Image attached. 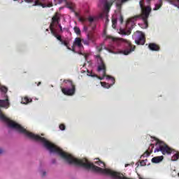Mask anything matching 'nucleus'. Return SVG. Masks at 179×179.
Segmentation results:
<instances>
[{
  "label": "nucleus",
  "instance_id": "obj_16",
  "mask_svg": "<svg viewBox=\"0 0 179 179\" xmlns=\"http://www.w3.org/2000/svg\"><path fill=\"white\" fill-rule=\"evenodd\" d=\"M95 160H98L95 162V164H98V166H100L101 167H106V164H104V162L100 161L99 158L95 159Z\"/></svg>",
  "mask_w": 179,
  "mask_h": 179
},
{
  "label": "nucleus",
  "instance_id": "obj_24",
  "mask_svg": "<svg viewBox=\"0 0 179 179\" xmlns=\"http://www.w3.org/2000/svg\"><path fill=\"white\" fill-rule=\"evenodd\" d=\"M3 153V150L2 148H0V155H2Z\"/></svg>",
  "mask_w": 179,
  "mask_h": 179
},
{
  "label": "nucleus",
  "instance_id": "obj_3",
  "mask_svg": "<svg viewBox=\"0 0 179 179\" xmlns=\"http://www.w3.org/2000/svg\"><path fill=\"white\" fill-rule=\"evenodd\" d=\"M103 38L105 42L108 43L107 47L104 49L112 54H123V55H129L135 51V46L131 44L129 41L124 38H115L106 34H103Z\"/></svg>",
  "mask_w": 179,
  "mask_h": 179
},
{
  "label": "nucleus",
  "instance_id": "obj_19",
  "mask_svg": "<svg viewBox=\"0 0 179 179\" xmlns=\"http://www.w3.org/2000/svg\"><path fill=\"white\" fill-rule=\"evenodd\" d=\"M74 31L77 34H80V29L78 27H74Z\"/></svg>",
  "mask_w": 179,
  "mask_h": 179
},
{
  "label": "nucleus",
  "instance_id": "obj_29",
  "mask_svg": "<svg viewBox=\"0 0 179 179\" xmlns=\"http://www.w3.org/2000/svg\"><path fill=\"white\" fill-rule=\"evenodd\" d=\"M128 166H129V164H126V165H125V167H128Z\"/></svg>",
  "mask_w": 179,
  "mask_h": 179
},
{
  "label": "nucleus",
  "instance_id": "obj_4",
  "mask_svg": "<svg viewBox=\"0 0 179 179\" xmlns=\"http://www.w3.org/2000/svg\"><path fill=\"white\" fill-rule=\"evenodd\" d=\"M96 65L97 66V72L99 73V76L93 73V72L87 70V76H91L92 78H98L100 80H103L106 79L108 82H110L111 83H107L104 82H101V85L102 87H105V89H110L113 85L115 83V79H114L110 76L106 75V64L103 61V59L100 55H94Z\"/></svg>",
  "mask_w": 179,
  "mask_h": 179
},
{
  "label": "nucleus",
  "instance_id": "obj_17",
  "mask_svg": "<svg viewBox=\"0 0 179 179\" xmlns=\"http://www.w3.org/2000/svg\"><path fill=\"white\" fill-rule=\"evenodd\" d=\"M103 47H104V43H100L99 45H96V51H98V52H100L101 50H103Z\"/></svg>",
  "mask_w": 179,
  "mask_h": 179
},
{
  "label": "nucleus",
  "instance_id": "obj_8",
  "mask_svg": "<svg viewBox=\"0 0 179 179\" xmlns=\"http://www.w3.org/2000/svg\"><path fill=\"white\" fill-rule=\"evenodd\" d=\"M134 41L138 45H145V34L142 31H137L133 36Z\"/></svg>",
  "mask_w": 179,
  "mask_h": 179
},
{
  "label": "nucleus",
  "instance_id": "obj_20",
  "mask_svg": "<svg viewBox=\"0 0 179 179\" xmlns=\"http://www.w3.org/2000/svg\"><path fill=\"white\" fill-rule=\"evenodd\" d=\"M87 26H89V27H90V26L89 25V22H86L84 25V31H87Z\"/></svg>",
  "mask_w": 179,
  "mask_h": 179
},
{
  "label": "nucleus",
  "instance_id": "obj_11",
  "mask_svg": "<svg viewBox=\"0 0 179 179\" xmlns=\"http://www.w3.org/2000/svg\"><path fill=\"white\" fill-rule=\"evenodd\" d=\"M66 8L70 9V10H71V12H74L76 17H78V19L80 18V15L78 13L75 12V3H73L71 1H66Z\"/></svg>",
  "mask_w": 179,
  "mask_h": 179
},
{
  "label": "nucleus",
  "instance_id": "obj_33",
  "mask_svg": "<svg viewBox=\"0 0 179 179\" xmlns=\"http://www.w3.org/2000/svg\"><path fill=\"white\" fill-rule=\"evenodd\" d=\"M178 177H179V173H178Z\"/></svg>",
  "mask_w": 179,
  "mask_h": 179
},
{
  "label": "nucleus",
  "instance_id": "obj_28",
  "mask_svg": "<svg viewBox=\"0 0 179 179\" xmlns=\"http://www.w3.org/2000/svg\"><path fill=\"white\" fill-rule=\"evenodd\" d=\"M136 164L137 166H139V162H137Z\"/></svg>",
  "mask_w": 179,
  "mask_h": 179
},
{
  "label": "nucleus",
  "instance_id": "obj_25",
  "mask_svg": "<svg viewBox=\"0 0 179 179\" xmlns=\"http://www.w3.org/2000/svg\"><path fill=\"white\" fill-rule=\"evenodd\" d=\"M42 176H45V171H43V172H42Z\"/></svg>",
  "mask_w": 179,
  "mask_h": 179
},
{
  "label": "nucleus",
  "instance_id": "obj_5",
  "mask_svg": "<svg viewBox=\"0 0 179 179\" xmlns=\"http://www.w3.org/2000/svg\"><path fill=\"white\" fill-rule=\"evenodd\" d=\"M101 3H103L105 10L103 13H100L99 15L93 17L90 16L87 18L79 17L78 20L80 22H82L83 23H88L90 27L92 29V30H94L96 29V26L97 24V22H99V19H103V17H106V22H108V19H107L108 13V10L110 8H111V5H113V3L115 2V0H111L110 1H101Z\"/></svg>",
  "mask_w": 179,
  "mask_h": 179
},
{
  "label": "nucleus",
  "instance_id": "obj_13",
  "mask_svg": "<svg viewBox=\"0 0 179 179\" xmlns=\"http://www.w3.org/2000/svg\"><path fill=\"white\" fill-rule=\"evenodd\" d=\"M164 157L163 156H158L155 157L151 159L152 163L157 164V163H162L163 162Z\"/></svg>",
  "mask_w": 179,
  "mask_h": 179
},
{
  "label": "nucleus",
  "instance_id": "obj_31",
  "mask_svg": "<svg viewBox=\"0 0 179 179\" xmlns=\"http://www.w3.org/2000/svg\"><path fill=\"white\" fill-rule=\"evenodd\" d=\"M23 1H21V3H22Z\"/></svg>",
  "mask_w": 179,
  "mask_h": 179
},
{
  "label": "nucleus",
  "instance_id": "obj_6",
  "mask_svg": "<svg viewBox=\"0 0 179 179\" xmlns=\"http://www.w3.org/2000/svg\"><path fill=\"white\" fill-rule=\"evenodd\" d=\"M155 146L156 148L154 150V152H162V155H171L173 153V157L171 158L172 162H177L179 159V153L178 152L171 149L164 142L156 139L155 140Z\"/></svg>",
  "mask_w": 179,
  "mask_h": 179
},
{
  "label": "nucleus",
  "instance_id": "obj_34",
  "mask_svg": "<svg viewBox=\"0 0 179 179\" xmlns=\"http://www.w3.org/2000/svg\"><path fill=\"white\" fill-rule=\"evenodd\" d=\"M14 1H17V0H14Z\"/></svg>",
  "mask_w": 179,
  "mask_h": 179
},
{
  "label": "nucleus",
  "instance_id": "obj_18",
  "mask_svg": "<svg viewBox=\"0 0 179 179\" xmlns=\"http://www.w3.org/2000/svg\"><path fill=\"white\" fill-rule=\"evenodd\" d=\"M60 131H65L66 127L64 124H60L59 126Z\"/></svg>",
  "mask_w": 179,
  "mask_h": 179
},
{
  "label": "nucleus",
  "instance_id": "obj_22",
  "mask_svg": "<svg viewBox=\"0 0 179 179\" xmlns=\"http://www.w3.org/2000/svg\"><path fill=\"white\" fill-rule=\"evenodd\" d=\"M34 0H24L25 2L30 3V2H33Z\"/></svg>",
  "mask_w": 179,
  "mask_h": 179
},
{
  "label": "nucleus",
  "instance_id": "obj_1",
  "mask_svg": "<svg viewBox=\"0 0 179 179\" xmlns=\"http://www.w3.org/2000/svg\"><path fill=\"white\" fill-rule=\"evenodd\" d=\"M116 2L117 10H115L116 15L112 17V27L115 29L117 27V23L118 24H122L124 18L121 15V6L122 3H125L128 0H114ZM152 0H141L140 1V8L141 9V15H136L134 17L129 18L126 23V29L120 28L118 31L119 34L122 36H129L131 34V30L135 27V22L136 20H143V24H138L141 29H148V18L150 12H152V8L149 4Z\"/></svg>",
  "mask_w": 179,
  "mask_h": 179
},
{
  "label": "nucleus",
  "instance_id": "obj_30",
  "mask_svg": "<svg viewBox=\"0 0 179 179\" xmlns=\"http://www.w3.org/2000/svg\"><path fill=\"white\" fill-rule=\"evenodd\" d=\"M144 161H145V164H146V162H148V159H144Z\"/></svg>",
  "mask_w": 179,
  "mask_h": 179
},
{
  "label": "nucleus",
  "instance_id": "obj_7",
  "mask_svg": "<svg viewBox=\"0 0 179 179\" xmlns=\"http://www.w3.org/2000/svg\"><path fill=\"white\" fill-rule=\"evenodd\" d=\"M63 87H61L62 92L66 96H73L76 92V87L73 82L70 80H64L63 82Z\"/></svg>",
  "mask_w": 179,
  "mask_h": 179
},
{
  "label": "nucleus",
  "instance_id": "obj_10",
  "mask_svg": "<svg viewBox=\"0 0 179 179\" xmlns=\"http://www.w3.org/2000/svg\"><path fill=\"white\" fill-rule=\"evenodd\" d=\"M33 6H42V8H51L52 3L47 0L36 1Z\"/></svg>",
  "mask_w": 179,
  "mask_h": 179
},
{
  "label": "nucleus",
  "instance_id": "obj_26",
  "mask_svg": "<svg viewBox=\"0 0 179 179\" xmlns=\"http://www.w3.org/2000/svg\"><path fill=\"white\" fill-rule=\"evenodd\" d=\"M40 85H41V82H39L37 85L40 86Z\"/></svg>",
  "mask_w": 179,
  "mask_h": 179
},
{
  "label": "nucleus",
  "instance_id": "obj_15",
  "mask_svg": "<svg viewBox=\"0 0 179 179\" xmlns=\"http://www.w3.org/2000/svg\"><path fill=\"white\" fill-rule=\"evenodd\" d=\"M31 101V99H29L27 96H25L24 99H22V104H28V103H30Z\"/></svg>",
  "mask_w": 179,
  "mask_h": 179
},
{
  "label": "nucleus",
  "instance_id": "obj_2",
  "mask_svg": "<svg viewBox=\"0 0 179 179\" xmlns=\"http://www.w3.org/2000/svg\"><path fill=\"white\" fill-rule=\"evenodd\" d=\"M50 31L57 39L60 41L62 45H65L68 50L73 51V52H78L80 55H84V58L87 59V55H85L82 51L85 50L83 45L82 44V39L80 38H76L73 42V44L71 47L69 46V39L65 38L62 39L61 37V33L64 31H68V29L64 28L59 24V17L58 13H56L55 15L52 18V23L50 25Z\"/></svg>",
  "mask_w": 179,
  "mask_h": 179
},
{
  "label": "nucleus",
  "instance_id": "obj_27",
  "mask_svg": "<svg viewBox=\"0 0 179 179\" xmlns=\"http://www.w3.org/2000/svg\"><path fill=\"white\" fill-rule=\"evenodd\" d=\"M98 6H99V8H101V5H100V4H99Z\"/></svg>",
  "mask_w": 179,
  "mask_h": 179
},
{
  "label": "nucleus",
  "instance_id": "obj_21",
  "mask_svg": "<svg viewBox=\"0 0 179 179\" xmlns=\"http://www.w3.org/2000/svg\"><path fill=\"white\" fill-rule=\"evenodd\" d=\"M141 166H146V161L142 160L141 162Z\"/></svg>",
  "mask_w": 179,
  "mask_h": 179
},
{
  "label": "nucleus",
  "instance_id": "obj_14",
  "mask_svg": "<svg viewBox=\"0 0 179 179\" xmlns=\"http://www.w3.org/2000/svg\"><path fill=\"white\" fill-rule=\"evenodd\" d=\"M148 47L151 51H159V46L155 43H150Z\"/></svg>",
  "mask_w": 179,
  "mask_h": 179
},
{
  "label": "nucleus",
  "instance_id": "obj_12",
  "mask_svg": "<svg viewBox=\"0 0 179 179\" xmlns=\"http://www.w3.org/2000/svg\"><path fill=\"white\" fill-rule=\"evenodd\" d=\"M155 148V144H151L148 150L141 156V157H148V156H150V153L153 152V148Z\"/></svg>",
  "mask_w": 179,
  "mask_h": 179
},
{
  "label": "nucleus",
  "instance_id": "obj_32",
  "mask_svg": "<svg viewBox=\"0 0 179 179\" xmlns=\"http://www.w3.org/2000/svg\"><path fill=\"white\" fill-rule=\"evenodd\" d=\"M46 31H48V29H46Z\"/></svg>",
  "mask_w": 179,
  "mask_h": 179
},
{
  "label": "nucleus",
  "instance_id": "obj_23",
  "mask_svg": "<svg viewBox=\"0 0 179 179\" xmlns=\"http://www.w3.org/2000/svg\"><path fill=\"white\" fill-rule=\"evenodd\" d=\"M60 3H62V2H66V0H58Z\"/></svg>",
  "mask_w": 179,
  "mask_h": 179
},
{
  "label": "nucleus",
  "instance_id": "obj_9",
  "mask_svg": "<svg viewBox=\"0 0 179 179\" xmlns=\"http://www.w3.org/2000/svg\"><path fill=\"white\" fill-rule=\"evenodd\" d=\"M96 40H97V38L96 37L95 34H88L86 38H83V44H84V45H87V47H90V45L92 44L96 43Z\"/></svg>",
  "mask_w": 179,
  "mask_h": 179
}]
</instances>
